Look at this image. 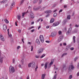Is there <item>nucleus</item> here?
<instances>
[{
  "label": "nucleus",
  "instance_id": "nucleus-45",
  "mask_svg": "<svg viewBox=\"0 0 79 79\" xmlns=\"http://www.w3.org/2000/svg\"><path fill=\"white\" fill-rule=\"evenodd\" d=\"M38 69V66H36V68H35V71H37V69Z\"/></svg>",
  "mask_w": 79,
  "mask_h": 79
},
{
  "label": "nucleus",
  "instance_id": "nucleus-5",
  "mask_svg": "<svg viewBox=\"0 0 79 79\" xmlns=\"http://www.w3.org/2000/svg\"><path fill=\"white\" fill-rule=\"evenodd\" d=\"M54 61V60H53V59L51 60V62L49 64V65H48V68L49 69V68H50V67H51V65L52 64H53Z\"/></svg>",
  "mask_w": 79,
  "mask_h": 79
},
{
  "label": "nucleus",
  "instance_id": "nucleus-43",
  "mask_svg": "<svg viewBox=\"0 0 79 79\" xmlns=\"http://www.w3.org/2000/svg\"><path fill=\"white\" fill-rule=\"evenodd\" d=\"M75 27H79V25H77L76 24L75 26Z\"/></svg>",
  "mask_w": 79,
  "mask_h": 79
},
{
  "label": "nucleus",
  "instance_id": "nucleus-61",
  "mask_svg": "<svg viewBox=\"0 0 79 79\" xmlns=\"http://www.w3.org/2000/svg\"><path fill=\"white\" fill-rule=\"evenodd\" d=\"M15 24L16 26H18V24H17V23H16V22H15Z\"/></svg>",
  "mask_w": 79,
  "mask_h": 79
},
{
  "label": "nucleus",
  "instance_id": "nucleus-14",
  "mask_svg": "<svg viewBox=\"0 0 79 79\" xmlns=\"http://www.w3.org/2000/svg\"><path fill=\"white\" fill-rule=\"evenodd\" d=\"M77 32V29H75L72 32V34H74V33H76Z\"/></svg>",
  "mask_w": 79,
  "mask_h": 79
},
{
  "label": "nucleus",
  "instance_id": "nucleus-48",
  "mask_svg": "<svg viewBox=\"0 0 79 79\" xmlns=\"http://www.w3.org/2000/svg\"><path fill=\"white\" fill-rule=\"evenodd\" d=\"M72 75H70V76L69 77V79H71V78H72Z\"/></svg>",
  "mask_w": 79,
  "mask_h": 79
},
{
  "label": "nucleus",
  "instance_id": "nucleus-55",
  "mask_svg": "<svg viewBox=\"0 0 79 79\" xmlns=\"http://www.w3.org/2000/svg\"><path fill=\"white\" fill-rule=\"evenodd\" d=\"M46 43H50V41H46Z\"/></svg>",
  "mask_w": 79,
  "mask_h": 79
},
{
  "label": "nucleus",
  "instance_id": "nucleus-18",
  "mask_svg": "<svg viewBox=\"0 0 79 79\" xmlns=\"http://www.w3.org/2000/svg\"><path fill=\"white\" fill-rule=\"evenodd\" d=\"M45 74H42L41 76V79H44V78H45Z\"/></svg>",
  "mask_w": 79,
  "mask_h": 79
},
{
  "label": "nucleus",
  "instance_id": "nucleus-10",
  "mask_svg": "<svg viewBox=\"0 0 79 79\" xmlns=\"http://www.w3.org/2000/svg\"><path fill=\"white\" fill-rule=\"evenodd\" d=\"M0 37L1 38V40H2V42H4L5 40V39L3 38V35H1L0 36Z\"/></svg>",
  "mask_w": 79,
  "mask_h": 79
},
{
  "label": "nucleus",
  "instance_id": "nucleus-22",
  "mask_svg": "<svg viewBox=\"0 0 79 79\" xmlns=\"http://www.w3.org/2000/svg\"><path fill=\"white\" fill-rule=\"evenodd\" d=\"M4 21L5 23H6L7 24H8V23H9V21H8V20H7V19H5L4 20Z\"/></svg>",
  "mask_w": 79,
  "mask_h": 79
},
{
  "label": "nucleus",
  "instance_id": "nucleus-62",
  "mask_svg": "<svg viewBox=\"0 0 79 79\" xmlns=\"http://www.w3.org/2000/svg\"><path fill=\"white\" fill-rule=\"evenodd\" d=\"M34 31H35V30H34V29H33V30H32L31 31V32H34Z\"/></svg>",
  "mask_w": 79,
  "mask_h": 79
},
{
  "label": "nucleus",
  "instance_id": "nucleus-24",
  "mask_svg": "<svg viewBox=\"0 0 79 79\" xmlns=\"http://www.w3.org/2000/svg\"><path fill=\"white\" fill-rule=\"evenodd\" d=\"M15 2H13L11 4V7H14L15 6Z\"/></svg>",
  "mask_w": 79,
  "mask_h": 79
},
{
  "label": "nucleus",
  "instance_id": "nucleus-50",
  "mask_svg": "<svg viewBox=\"0 0 79 79\" xmlns=\"http://www.w3.org/2000/svg\"><path fill=\"white\" fill-rule=\"evenodd\" d=\"M37 1H34L33 2V3H37Z\"/></svg>",
  "mask_w": 79,
  "mask_h": 79
},
{
  "label": "nucleus",
  "instance_id": "nucleus-59",
  "mask_svg": "<svg viewBox=\"0 0 79 79\" xmlns=\"http://www.w3.org/2000/svg\"><path fill=\"white\" fill-rule=\"evenodd\" d=\"M35 56L36 58H39V56Z\"/></svg>",
  "mask_w": 79,
  "mask_h": 79
},
{
  "label": "nucleus",
  "instance_id": "nucleus-4",
  "mask_svg": "<svg viewBox=\"0 0 79 79\" xmlns=\"http://www.w3.org/2000/svg\"><path fill=\"white\" fill-rule=\"evenodd\" d=\"M66 70V66L65 65H62V72L63 73L64 71Z\"/></svg>",
  "mask_w": 79,
  "mask_h": 79
},
{
  "label": "nucleus",
  "instance_id": "nucleus-40",
  "mask_svg": "<svg viewBox=\"0 0 79 79\" xmlns=\"http://www.w3.org/2000/svg\"><path fill=\"white\" fill-rule=\"evenodd\" d=\"M71 68V65H70L69 67V71H70Z\"/></svg>",
  "mask_w": 79,
  "mask_h": 79
},
{
  "label": "nucleus",
  "instance_id": "nucleus-52",
  "mask_svg": "<svg viewBox=\"0 0 79 79\" xmlns=\"http://www.w3.org/2000/svg\"><path fill=\"white\" fill-rule=\"evenodd\" d=\"M21 48V47L19 46L18 47H17V49H19V48Z\"/></svg>",
  "mask_w": 79,
  "mask_h": 79
},
{
  "label": "nucleus",
  "instance_id": "nucleus-63",
  "mask_svg": "<svg viewBox=\"0 0 79 79\" xmlns=\"http://www.w3.org/2000/svg\"><path fill=\"white\" fill-rule=\"evenodd\" d=\"M13 63H15V59L13 60Z\"/></svg>",
  "mask_w": 79,
  "mask_h": 79
},
{
  "label": "nucleus",
  "instance_id": "nucleus-58",
  "mask_svg": "<svg viewBox=\"0 0 79 79\" xmlns=\"http://www.w3.org/2000/svg\"><path fill=\"white\" fill-rule=\"evenodd\" d=\"M19 68H21V64H19Z\"/></svg>",
  "mask_w": 79,
  "mask_h": 79
},
{
  "label": "nucleus",
  "instance_id": "nucleus-41",
  "mask_svg": "<svg viewBox=\"0 0 79 79\" xmlns=\"http://www.w3.org/2000/svg\"><path fill=\"white\" fill-rule=\"evenodd\" d=\"M24 2V0H22L20 2V3H23Z\"/></svg>",
  "mask_w": 79,
  "mask_h": 79
},
{
  "label": "nucleus",
  "instance_id": "nucleus-7",
  "mask_svg": "<svg viewBox=\"0 0 79 79\" xmlns=\"http://www.w3.org/2000/svg\"><path fill=\"white\" fill-rule=\"evenodd\" d=\"M55 35H56V32H52L50 35V36L52 37H55Z\"/></svg>",
  "mask_w": 79,
  "mask_h": 79
},
{
  "label": "nucleus",
  "instance_id": "nucleus-38",
  "mask_svg": "<svg viewBox=\"0 0 79 79\" xmlns=\"http://www.w3.org/2000/svg\"><path fill=\"white\" fill-rule=\"evenodd\" d=\"M18 32H19V33H21V30H20V29L18 30Z\"/></svg>",
  "mask_w": 79,
  "mask_h": 79
},
{
  "label": "nucleus",
  "instance_id": "nucleus-35",
  "mask_svg": "<svg viewBox=\"0 0 79 79\" xmlns=\"http://www.w3.org/2000/svg\"><path fill=\"white\" fill-rule=\"evenodd\" d=\"M45 56V54H43L40 57L41 58H44Z\"/></svg>",
  "mask_w": 79,
  "mask_h": 79
},
{
  "label": "nucleus",
  "instance_id": "nucleus-29",
  "mask_svg": "<svg viewBox=\"0 0 79 79\" xmlns=\"http://www.w3.org/2000/svg\"><path fill=\"white\" fill-rule=\"evenodd\" d=\"M32 68H35V64H32Z\"/></svg>",
  "mask_w": 79,
  "mask_h": 79
},
{
  "label": "nucleus",
  "instance_id": "nucleus-25",
  "mask_svg": "<svg viewBox=\"0 0 79 79\" xmlns=\"http://www.w3.org/2000/svg\"><path fill=\"white\" fill-rule=\"evenodd\" d=\"M54 19H52L50 21V23H53L54 22Z\"/></svg>",
  "mask_w": 79,
  "mask_h": 79
},
{
  "label": "nucleus",
  "instance_id": "nucleus-28",
  "mask_svg": "<svg viewBox=\"0 0 79 79\" xmlns=\"http://www.w3.org/2000/svg\"><path fill=\"white\" fill-rule=\"evenodd\" d=\"M71 31H72V28L70 27L69 28V32H71Z\"/></svg>",
  "mask_w": 79,
  "mask_h": 79
},
{
  "label": "nucleus",
  "instance_id": "nucleus-53",
  "mask_svg": "<svg viewBox=\"0 0 79 79\" xmlns=\"http://www.w3.org/2000/svg\"><path fill=\"white\" fill-rule=\"evenodd\" d=\"M45 7L44 6L42 8V10H44V9H45Z\"/></svg>",
  "mask_w": 79,
  "mask_h": 79
},
{
  "label": "nucleus",
  "instance_id": "nucleus-23",
  "mask_svg": "<svg viewBox=\"0 0 79 79\" xmlns=\"http://www.w3.org/2000/svg\"><path fill=\"white\" fill-rule=\"evenodd\" d=\"M47 64H48V63H46L45 64V69H47Z\"/></svg>",
  "mask_w": 79,
  "mask_h": 79
},
{
  "label": "nucleus",
  "instance_id": "nucleus-3",
  "mask_svg": "<svg viewBox=\"0 0 79 79\" xmlns=\"http://www.w3.org/2000/svg\"><path fill=\"white\" fill-rule=\"evenodd\" d=\"M60 24V23L58 22H57L53 23V24L52 25V27H55V26H58Z\"/></svg>",
  "mask_w": 79,
  "mask_h": 79
},
{
  "label": "nucleus",
  "instance_id": "nucleus-2",
  "mask_svg": "<svg viewBox=\"0 0 79 79\" xmlns=\"http://www.w3.org/2000/svg\"><path fill=\"white\" fill-rule=\"evenodd\" d=\"M39 39L41 43H44V36L42 35H40Z\"/></svg>",
  "mask_w": 79,
  "mask_h": 79
},
{
  "label": "nucleus",
  "instance_id": "nucleus-34",
  "mask_svg": "<svg viewBox=\"0 0 79 79\" xmlns=\"http://www.w3.org/2000/svg\"><path fill=\"white\" fill-rule=\"evenodd\" d=\"M53 16L54 17H56V16H57V14L56 13H54V15H53Z\"/></svg>",
  "mask_w": 79,
  "mask_h": 79
},
{
  "label": "nucleus",
  "instance_id": "nucleus-6",
  "mask_svg": "<svg viewBox=\"0 0 79 79\" xmlns=\"http://www.w3.org/2000/svg\"><path fill=\"white\" fill-rule=\"evenodd\" d=\"M63 35H61L59 38L58 40V42H60L63 39Z\"/></svg>",
  "mask_w": 79,
  "mask_h": 79
},
{
  "label": "nucleus",
  "instance_id": "nucleus-27",
  "mask_svg": "<svg viewBox=\"0 0 79 79\" xmlns=\"http://www.w3.org/2000/svg\"><path fill=\"white\" fill-rule=\"evenodd\" d=\"M51 11H52L50 10H47L45 12V13H51Z\"/></svg>",
  "mask_w": 79,
  "mask_h": 79
},
{
  "label": "nucleus",
  "instance_id": "nucleus-26",
  "mask_svg": "<svg viewBox=\"0 0 79 79\" xmlns=\"http://www.w3.org/2000/svg\"><path fill=\"white\" fill-rule=\"evenodd\" d=\"M79 58V57L78 56L75 57L74 58V61H76V60H77Z\"/></svg>",
  "mask_w": 79,
  "mask_h": 79
},
{
  "label": "nucleus",
  "instance_id": "nucleus-42",
  "mask_svg": "<svg viewBox=\"0 0 79 79\" xmlns=\"http://www.w3.org/2000/svg\"><path fill=\"white\" fill-rule=\"evenodd\" d=\"M77 68L79 69V63H78L77 65Z\"/></svg>",
  "mask_w": 79,
  "mask_h": 79
},
{
  "label": "nucleus",
  "instance_id": "nucleus-15",
  "mask_svg": "<svg viewBox=\"0 0 79 79\" xmlns=\"http://www.w3.org/2000/svg\"><path fill=\"white\" fill-rule=\"evenodd\" d=\"M17 18L19 20V19H20L21 18V15L20 14L18 15L17 16Z\"/></svg>",
  "mask_w": 79,
  "mask_h": 79
},
{
  "label": "nucleus",
  "instance_id": "nucleus-54",
  "mask_svg": "<svg viewBox=\"0 0 79 79\" xmlns=\"http://www.w3.org/2000/svg\"><path fill=\"white\" fill-rule=\"evenodd\" d=\"M63 24L64 25L65 24H66V22H63Z\"/></svg>",
  "mask_w": 79,
  "mask_h": 79
},
{
  "label": "nucleus",
  "instance_id": "nucleus-51",
  "mask_svg": "<svg viewBox=\"0 0 79 79\" xmlns=\"http://www.w3.org/2000/svg\"><path fill=\"white\" fill-rule=\"evenodd\" d=\"M49 27H50V26H48L46 27V28H47V29H48Z\"/></svg>",
  "mask_w": 79,
  "mask_h": 79
},
{
  "label": "nucleus",
  "instance_id": "nucleus-11",
  "mask_svg": "<svg viewBox=\"0 0 79 79\" xmlns=\"http://www.w3.org/2000/svg\"><path fill=\"white\" fill-rule=\"evenodd\" d=\"M35 63L34 62H32L31 63H30L28 64V68H31V65H32V64H35Z\"/></svg>",
  "mask_w": 79,
  "mask_h": 79
},
{
  "label": "nucleus",
  "instance_id": "nucleus-20",
  "mask_svg": "<svg viewBox=\"0 0 79 79\" xmlns=\"http://www.w3.org/2000/svg\"><path fill=\"white\" fill-rule=\"evenodd\" d=\"M41 8V6H40L38 7V9L37 8H33V10H34L35 11H37V10H39V9H40Z\"/></svg>",
  "mask_w": 79,
  "mask_h": 79
},
{
  "label": "nucleus",
  "instance_id": "nucleus-60",
  "mask_svg": "<svg viewBox=\"0 0 79 79\" xmlns=\"http://www.w3.org/2000/svg\"><path fill=\"white\" fill-rule=\"evenodd\" d=\"M8 34H9V29L7 30Z\"/></svg>",
  "mask_w": 79,
  "mask_h": 79
},
{
  "label": "nucleus",
  "instance_id": "nucleus-39",
  "mask_svg": "<svg viewBox=\"0 0 79 79\" xmlns=\"http://www.w3.org/2000/svg\"><path fill=\"white\" fill-rule=\"evenodd\" d=\"M21 63L23 64H24V60L23 59H22V60H21Z\"/></svg>",
  "mask_w": 79,
  "mask_h": 79
},
{
  "label": "nucleus",
  "instance_id": "nucleus-46",
  "mask_svg": "<svg viewBox=\"0 0 79 79\" xmlns=\"http://www.w3.org/2000/svg\"><path fill=\"white\" fill-rule=\"evenodd\" d=\"M22 42H23V43L24 44V38H23L22 39Z\"/></svg>",
  "mask_w": 79,
  "mask_h": 79
},
{
  "label": "nucleus",
  "instance_id": "nucleus-1",
  "mask_svg": "<svg viewBox=\"0 0 79 79\" xmlns=\"http://www.w3.org/2000/svg\"><path fill=\"white\" fill-rule=\"evenodd\" d=\"M9 71L10 73H14V72L15 71V70L14 69V67H13L12 66H11L10 67Z\"/></svg>",
  "mask_w": 79,
  "mask_h": 79
},
{
  "label": "nucleus",
  "instance_id": "nucleus-56",
  "mask_svg": "<svg viewBox=\"0 0 79 79\" xmlns=\"http://www.w3.org/2000/svg\"><path fill=\"white\" fill-rule=\"evenodd\" d=\"M42 0H40L39 3H42Z\"/></svg>",
  "mask_w": 79,
  "mask_h": 79
},
{
  "label": "nucleus",
  "instance_id": "nucleus-49",
  "mask_svg": "<svg viewBox=\"0 0 79 79\" xmlns=\"http://www.w3.org/2000/svg\"><path fill=\"white\" fill-rule=\"evenodd\" d=\"M62 11H63V10H60L59 11V13H61V12H62Z\"/></svg>",
  "mask_w": 79,
  "mask_h": 79
},
{
  "label": "nucleus",
  "instance_id": "nucleus-31",
  "mask_svg": "<svg viewBox=\"0 0 79 79\" xmlns=\"http://www.w3.org/2000/svg\"><path fill=\"white\" fill-rule=\"evenodd\" d=\"M74 69V67L72 65H71V69L73 70Z\"/></svg>",
  "mask_w": 79,
  "mask_h": 79
},
{
  "label": "nucleus",
  "instance_id": "nucleus-44",
  "mask_svg": "<svg viewBox=\"0 0 79 79\" xmlns=\"http://www.w3.org/2000/svg\"><path fill=\"white\" fill-rule=\"evenodd\" d=\"M38 69V66H36V68H35V71H37V69Z\"/></svg>",
  "mask_w": 79,
  "mask_h": 79
},
{
  "label": "nucleus",
  "instance_id": "nucleus-19",
  "mask_svg": "<svg viewBox=\"0 0 79 79\" xmlns=\"http://www.w3.org/2000/svg\"><path fill=\"white\" fill-rule=\"evenodd\" d=\"M67 18V19H71V15H68Z\"/></svg>",
  "mask_w": 79,
  "mask_h": 79
},
{
  "label": "nucleus",
  "instance_id": "nucleus-17",
  "mask_svg": "<svg viewBox=\"0 0 79 79\" xmlns=\"http://www.w3.org/2000/svg\"><path fill=\"white\" fill-rule=\"evenodd\" d=\"M75 39H76V36H74L73 38V43H75V42H76V40H75Z\"/></svg>",
  "mask_w": 79,
  "mask_h": 79
},
{
  "label": "nucleus",
  "instance_id": "nucleus-13",
  "mask_svg": "<svg viewBox=\"0 0 79 79\" xmlns=\"http://www.w3.org/2000/svg\"><path fill=\"white\" fill-rule=\"evenodd\" d=\"M30 15V17L31 18H32L33 19H34V14L32 13H31Z\"/></svg>",
  "mask_w": 79,
  "mask_h": 79
},
{
  "label": "nucleus",
  "instance_id": "nucleus-57",
  "mask_svg": "<svg viewBox=\"0 0 79 79\" xmlns=\"http://www.w3.org/2000/svg\"><path fill=\"white\" fill-rule=\"evenodd\" d=\"M63 45L66 46V43H64L63 44Z\"/></svg>",
  "mask_w": 79,
  "mask_h": 79
},
{
  "label": "nucleus",
  "instance_id": "nucleus-30",
  "mask_svg": "<svg viewBox=\"0 0 79 79\" xmlns=\"http://www.w3.org/2000/svg\"><path fill=\"white\" fill-rule=\"evenodd\" d=\"M67 27H65V28H64V32H66V31H67Z\"/></svg>",
  "mask_w": 79,
  "mask_h": 79
},
{
  "label": "nucleus",
  "instance_id": "nucleus-16",
  "mask_svg": "<svg viewBox=\"0 0 79 79\" xmlns=\"http://www.w3.org/2000/svg\"><path fill=\"white\" fill-rule=\"evenodd\" d=\"M3 57H0V61L2 63H3Z\"/></svg>",
  "mask_w": 79,
  "mask_h": 79
},
{
  "label": "nucleus",
  "instance_id": "nucleus-36",
  "mask_svg": "<svg viewBox=\"0 0 79 79\" xmlns=\"http://www.w3.org/2000/svg\"><path fill=\"white\" fill-rule=\"evenodd\" d=\"M25 14H26L25 13H22V16L23 18H24V16L25 15Z\"/></svg>",
  "mask_w": 79,
  "mask_h": 79
},
{
  "label": "nucleus",
  "instance_id": "nucleus-32",
  "mask_svg": "<svg viewBox=\"0 0 79 79\" xmlns=\"http://www.w3.org/2000/svg\"><path fill=\"white\" fill-rule=\"evenodd\" d=\"M67 55V53H64L62 56H61V58H62L64 56H65V55Z\"/></svg>",
  "mask_w": 79,
  "mask_h": 79
},
{
  "label": "nucleus",
  "instance_id": "nucleus-64",
  "mask_svg": "<svg viewBox=\"0 0 79 79\" xmlns=\"http://www.w3.org/2000/svg\"><path fill=\"white\" fill-rule=\"evenodd\" d=\"M70 50H74V48H70Z\"/></svg>",
  "mask_w": 79,
  "mask_h": 79
},
{
  "label": "nucleus",
  "instance_id": "nucleus-8",
  "mask_svg": "<svg viewBox=\"0 0 79 79\" xmlns=\"http://www.w3.org/2000/svg\"><path fill=\"white\" fill-rule=\"evenodd\" d=\"M7 2H8V0H3L0 2V5H2V3H5Z\"/></svg>",
  "mask_w": 79,
  "mask_h": 79
},
{
  "label": "nucleus",
  "instance_id": "nucleus-37",
  "mask_svg": "<svg viewBox=\"0 0 79 79\" xmlns=\"http://www.w3.org/2000/svg\"><path fill=\"white\" fill-rule=\"evenodd\" d=\"M58 34L59 35H61V31H58Z\"/></svg>",
  "mask_w": 79,
  "mask_h": 79
},
{
  "label": "nucleus",
  "instance_id": "nucleus-33",
  "mask_svg": "<svg viewBox=\"0 0 79 79\" xmlns=\"http://www.w3.org/2000/svg\"><path fill=\"white\" fill-rule=\"evenodd\" d=\"M56 76H57V74H56L54 75V77L53 78V79H56Z\"/></svg>",
  "mask_w": 79,
  "mask_h": 79
},
{
  "label": "nucleus",
  "instance_id": "nucleus-21",
  "mask_svg": "<svg viewBox=\"0 0 79 79\" xmlns=\"http://www.w3.org/2000/svg\"><path fill=\"white\" fill-rule=\"evenodd\" d=\"M43 52L42 50H38V53H41L42 52Z\"/></svg>",
  "mask_w": 79,
  "mask_h": 79
},
{
  "label": "nucleus",
  "instance_id": "nucleus-47",
  "mask_svg": "<svg viewBox=\"0 0 79 79\" xmlns=\"http://www.w3.org/2000/svg\"><path fill=\"white\" fill-rule=\"evenodd\" d=\"M67 6H68L66 5H64V8H67Z\"/></svg>",
  "mask_w": 79,
  "mask_h": 79
},
{
  "label": "nucleus",
  "instance_id": "nucleus-12",
  "mask_svg": "<svg viewBox=\"0 0 79 79\" xmlns=\"http://www.w3.org/2000/svg\"><path fill=\"white\" fill-rule=\"evenodd\" d=\"M36 43L38 45H40V41H39V39H37L35 41Z\"/></svg>",
  "mask_w": 79,
  "mask_h": 79
},
{
  "label": "nucleus",
  "instance_id": "nucleus-9",
  "mask_svg": "<svg viewBox=\"0 0 79 79\" xmlns=\"http://www.w3.org/2000/svg\"><path fill=\"white\" fill-rule=\"evenodd\" d=\"M3 30H4V31H6V28H7V26L6 25L3 24Z\"/></svg>",
  "mask_w": 79,
  "mask_h": 79
}]
</instances>
